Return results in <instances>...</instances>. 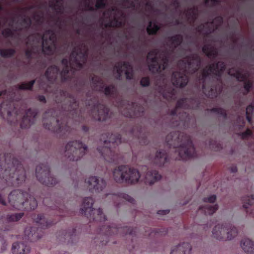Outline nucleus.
<instances>
[{
	"instance_id": "nucleus-1",
	"label": "nucleus",
	"mask_w": 254,
	"mask_h": 254,
	"mask_svg": "<svg viewBox=\"0 0 254 254\" xmlns=\"http://www.w3.org/2000/svg\"><path fill=\"white\" fill-rule=\"evenodd\" d=\"M72 49L70 53L61 61L63 66L62 71L57 65H52L37 80L39 88L52 93L57 104L67 100V104H62L59 116L53 113V109L48 110L43 115L44 127L62 138L70 137L76 132L68 124L70 120L78 121L81 115L75 96L56 85L57 77L60 73L63 83L70 82L72 77L69 74V71L83 68L88 58L89 49Z\"/></svg>"
},
{
	"instance_id": "nucleus-2",
	"label": "nucleus",
	"mask_w": 254,
	"mask_h": 254,
	"mask_svg": "<svg viewBox=\"0 0 254 254\" xmlns=\"http://www.w3.org/2000/svg\"><path fill=\"white\" fill-rule=\"evenodd\" d=\"M146 56L149 70L160 74L156 82L157 91L168 101L177 98V89L188 83L190 73L201 67L202 59L192 49H151Z\"/></svg>"
},
{
	"instance_id": "nucleus-3",
	"label": "nucleus",
	"mask_w": 254,
	"mask_h": 254,
	"mask_svg": "<svg viewBox=\"0 0 254 254\" xmlns=\"http://www.w3.org/2000/svg\"><path fill=\"white\" fill-rule=\"evenodd\" d=\"M49 198L44 197L43 203L52 211L51 213L54 216H48L43 214H34L32 216L35 224L33 227H27L24 230V237L22 243L15 242L12 247V252L13 254H27L29 253L30 247L27 241L34 242L42 237L44 230L51 226L56 224L63 217H71L74 214L72 211L67 210L66 206L61 200L56 201L55 203L51 205L48 202Z\"/></svg>"
},
{
	"instance_id": "nucleus-4",
	"label": "nucleus",
	"mask_w": 254,
	"mask_h": 254,
	"mask_svg": "<svg viewBox=\"0 0 254 254\" xmlns=\"http://www.w3.org/2000/svg\"><path fill=\"white\" fill-rule=\"evenodd\" d=\"M98 232L100 235L104 237V239L101 241L102 245H105L110 242L112 243H116V242H112V237L115 235H120L128 239L125 242V244L129 253L131 254H137L138 248L137 238L139 235H142L150 238L158 237L166 235L168 233V229L165 227L157 229L147 227L139 234L138 229L136 227L133 228L127 225L121 226L112 224L109 225L100 226Z\"/></svg>"
},
{
	"instance_id": "nucleus-5",
	"label": "nucleus",
	"mask_w": 254,
	"mask_h": 254,
	"mask_svg": "<svg viewBox=\"0 0 254 254\" xmlns=\"http://www.w3.org/2000/svg\"><path fill=\"white\" fill-rule=\"evenodd\" d=\"M226 68L224 61L207 65L201 73L197 75L194 88L198 92L201 91L207 97L214 99L220 95L223 88L222 74Z\"/></svg>"
},
{
	"instance_id": "nucleus-6",
	"label": "nucleus",
	"mask_w": 254,
	"mask_h": 254,
	"mask_svg": "<svg viewBox=\"0 0 254 254\" xmlns=\"http://www.w3.org/2000/svg\"><path fill=\"white\" fill-rule=\"evenodd\" d=\"M105 174L109 176L110 180L127 184H133L138 182L141 176L144 177L145 183L150 185L161 178V176L155 169L149 168L146 165L140 167L139 171L129 168L128 166L121 165L115 168L112 172L107 171Z\"/></svg>"
},
{
	"instance_id": "nucleus-7",
	"label": "nucleus",
	"mask_w": 254,
	"mask_h": 254,
	"mask_svg": "<svg viewBox=\"0 0 254 254\" xmlns=\"http://www.w3.org/2000/svg\"><path fill=\"white\" fill-rule=\"evenodd\" d=\"M200 100L193 94L190 98L183 97L179 99L175 108L171 110L169 115L170 125L174 127H183L185 128L196 126L194 116L190 115L184 110H197L199 108Z\"/></svg>"
},
{
	"instance_id": "nucleus-8",
	"label": "nucleus",
	"mask_w": 254,
	"mask_h": 254,
	"mask_svg": "<svg viewBox=\"0 0 254 254\" xmlns=\"http://www.w3.org/2000/svg\"><path fill=\"white\" fill-rule=\"evenodd\" d=\"M0 177L8 186H18L25 182V171L12 153H0Z\"/></svg>"
},
{
	"instance_id": "nucleus-9",
	"label": "nucleus",
	"mask_w": 254,
	"mask_h": 254,
	"mask_svg": "<svg viewBox=\"0 0 254 254\" xmlns=\"http://www.w3.org/2000/svg\"><path fill=\"white\" fill-rule=\"evenodd\" d=\"M165 145L174 152L171 158L174 160H187L197 157L190 135L178 131H173L166 137Z\"/></svg>"
},
{
	"instance_id": "nucleus-10",
	"label": "nucleus",
	"mask_w": 254,
	"mask_h": 254,
	"mask_svg": "<svg viewBox=\"0 0 254 254\" xmlns=\"http://www.w3.org/2000/svg\"><path fill=\"white\" fill-rule=\"evenodd\" d=\"M129 141L123 139L119 133L109 132L103 133L100 139L97 150L100 155L107 162L118 163L121 160L122 155L119 153L118 145L122 142Z\"/></svg>"
},
{
	"instance_id": "nucleus-11",
	"label": "nucleus",
	"mask_w": 254,
	"mask_h": 254,
	"mask_svg": "<svg viewBox=\"0 0 254 254\" xmlns=\"http://www.w3.org/2000/svg\"><path fill=\"white\" fill-rule=\"evenodd\" d=\"M90 191L96 193H99V196L102 199L109 197L111 198L113 202L118 207L126 201L132 204L135 203V200L127 194L119 193L118 194H111L107 192L106 189L107 183L103 179H99L95 176L90 177L85 181Z\"/></svg>"
},
{
	"instance_id": "nucleus-12",
	"label": "nucleus",
	"mask_w": 254,
	"mask_h": 254,
	"mask_svg": "<svg viewBox=\"0 0 254 254\" xmlns=\"http://www.w3.org/2000/svg\"><path fill=\"white\" fill-rule=\"evenodd\" d=\"M8 203L13 208L18 210L30 211L37 206L36 198L31 193L28 188L26 190H16L8 195Z\"/></svg>"
},
{
	"instance_id": "nucleus-13",
	"label": "nucleus",
	"mask_w": 254,
	"mask_h": 254,
	"mask_svg": "<svg viewBox=\"0 0 254 254\" xmlns=\"http://www.w3.org/2000/svg\"><path fill=\"white\" fill-rule=\"evenodd\" d=\"M36 81V79L32 80L29 82H23L20 84L9 87L7 90L4 89L0 91V98L3 101L0 105V113L2 114V109H5L8 114L10 113L11 108L14 106V101L19 100L20 96L16 97V92L17 90H32L33 86Z\"/></svg>"
},
{
	"instance_id": "nucleus-14",
	"label": "nucleus",
	"mask_w": 254,
	"mask_h": 254,
	"mask_svg": "<svg viewBox=\"0 0 254 254\" xmlns=\"http://www.w3.org/2000/svg\"><path fill=\"white\" fill-rule=\"evenodd\" d=\"M92 91L90 90L86 92V97L91 98L89 101L86 102V106H91V115L95 120L110 124L112 116L109 108L106 105L100 103L97 97H92Z\"/></svg>"
},
{
	"instance_id": "nucleus-15",
	"label": "nucleus",
	"mask_w": 254,
	"mask_h": 254,
	"mask_svg": "<svg viewBox=\"0 0 254 254\" xmlns=\"http://www.w3.org/2000/svg\"><path fill=\"white\" fill-rule=\"evenodd\" d=\"M91 81L93 84L94 91L104 92L107 97L117 99V106L120 110L124 108L126 104L127 103L129 105L128 101L122 98H117L118 91L114 84H112L105 86L102 78L97 75L93 76L91 78Z\"/></svg>"
},
{
	"instance_id": "nucleus-16",
	"label": "nucleus",
	"mask_w": 254,
	"mask_h": 254,
	"mask_svg": "<svg viewBox=\"0 0 254 254\" xmlns=\"http://www.w3.org/2000/svg\"><path fill=\"white\" fill-rule=\"evenodd\" d=\"M93 202L94 200L92 197L84 198L79 213L89 218L90 220L100 222H105L107 218L103 213L102 209L100 208L95 209L92 207Z\"/></svg>"
},
{
	"instance_id": "nucleus-17",
	"label": "nucleus",
	"mask_w": 254,
	"mask_h": 254,
	"mask_svg": "<svg viewBox=\"0 0 254 254\" xmlns=\"http://www.w3.org/2000/svg\"><path fill=\"white\" fill-rule=\"evenodd\" d=\"M87 149L85 144L81 141L76 139L67 143L64 155L69 161H76L85 155Z\"/></svg>"
},
{
	"instance_id": "nucleus-18",
	"label": "nucleus",
	"mask_w": 254,
	"mask_h": 254,
	"mask_svg": "<svg viewBox=\"0 0 254 254\" xmlns=\"http://www.w3.org/2000/svg\"><path fill=\"white\" fill-rule=\"evenodd\" d=\"M212 234L217 240L226 241L231 240L238 234V229L230 222L217 224L212 230Z\"/></svg>"
},
{
	"instance_id": "nucleus-19",
	"label": "nucleus",
	"mask_w": 254,
	"mask_h": 254,
	"mask_svg": "<svg viewBox=\"0 0 254 254\" xmlns=\"http://www.w3.org/2000/svg\"><path fill=\"white\" fill-rule=\"evenodd\" d=\"M36 176L38 180L48 187H53L58 183V179L50 173V167L47 164H40L36 167Z\"/></svg>"
},
{
	"instance_id": "nucleus-20",
	"label": "nucleus",
	"mask_w": 254,
	"mask_h": 254,
	"mask_svg": "<svg viewBox=\"0 0 254 254\" xmlns=\"http://www.w3.org/2000/svg\"><path fill=\"white\" fill-rule=\"evenodd\" d=\"M28 39L29 40L35 39L36 42L42 43L43 44L40 48H51L49 46L44 47L43 44L54 43L56 40V35L54 30L50 29L46 30L43 34L39 33L33 34L29 36Z\"/></svg>"
},
{
	"instance_id": "nucleus-21",
	"label": "nucleus",
	"mask_w": 254,
	"mask_h": 254,
	"mask_svg": "<svg viewBox=\"0 0 254 254\" xmlns=\"http://www.w3.org/2000/svg\"><path fill=\"white\" fill-rule=\"evenodd\" d=\"M223 22V18L222 16L219 15L215 17L214 20L209 23L206 22L203 24H201L196 27V30L204 37H209L210 35L213 33L215 29L212 26V24L215 23L216 24V29L218 27L221 25Z\"/></svg>"
},
{
	"instance_id": "nucleus-22",
	"label": "nucleus",
	"mask_w": 254,
	"mask_h": 254,
	"mask_svg": "<svg viewBox=\"0 0 254 254\" xmlns=\"http://www.w3.org/2000/svg\"><path fill=\"white\" fill-rule=\"evenodd\" d=\"M114 70L117 73L118 79H120L122 74L125 72L126 78L131 80L134 76L133 67L131 64L126 61H120L117 63L114 66Z\"/></svg>"
},
{
	"instance_id": "nucleus-23",
	"label": "nucleus",
	"mask_w": 254,
	"mask_h": 254,
	"mask_svg": "<svg viewBox=\"0 0 254 254\" xmlns=\"http://www.w3.org/2000/svg\"><path fill=\"white\" fill-rule=\"evenodd\" d=\"M24 215L22 212L8 214L6 217L0 219V230L7 231L12 230L14 227L13 222L19 221Z\"/></svg>"
},
{
	"instance_id": "nucleus-24",
	"label": "nucleus",
	"mask_w": 254,
	"mask_h": 254,
	"mask_svg": "<svg viewBox=\"0 0 254 254\" xmlns=\"http://www.w3.org/2000/svg\"><path fill=\"white\" fill-rule=\"evenodd\" d=\"M151 162L156 167H169L171 160L168 153L164 150H160L156 152L155 157L151 158Z\"/></svg>"
},
{
	"instance_id": "nucleus-25",
	"label": "nucleus",
	"mask_w": 254,
	"mask_h": 254,
	"mask_svg": "<svg viewBox=\"0 0 254 254\" xmlns=\"http://www.w3.org/2000/svg\"><path fill=\"white\" fill-rule=\"evenodd\" d=\"M37 115V111L36 109L29 108L25 110L20 123L21 127L26 128L30 127L34 124Z\"/></svg>"
},
{
	"instance_id": "nucleus-26",
	"label": "nucleus",
	"mask_w": 254,
	"mask_h": 254,
	"mask_svg": "<svg viewBox=\"0 0 254 254\" xmlns=\"http://www.w3.org/2000/svg\"><path fill=\"white\" fill-rule=\"evenodd\" d=\"M77 238L78 237L76 234V229L74 228L60 232L58 236V239L60 241L68 244H73Z\"/></svg>"
},
{
	"instance_id": "nucleus-27",
	"label": "nucleus",
	"mask_w": 254,
	"mask_h": 254,
	"mask_svg": "<svg viewBox=\"0 0 254 254\" xmlns=\"http://www.w3.org/2000/svg\"><path fill=\"white\" fill-rule=\"evenodd\" d=\"M238 81L243 82L244 83V88L247 92H250L253 86V82L252 80L248 79L247 75L242 73L240 70H237L232 74Z\"/></svg>"
},
{
	"instance_id": "nucleus-28",
	"label": "nucleus",
	"mask_w": 254,
	"mask_h": 254,
	"mask_svg": "<svg viewBox=\"0 0 254 254\" xmlns=\"http://www.w3.org/2000/svg\"><path fill=\"white\" fill-rule=\"evenodd\" d=\"M243 207L246 210L247 214L254 217V196L252 194L246 195L242 198Z\"/></svg>"
},
{
	"instance_id": "nucleus-29",
	"label": "nucleus",
	"mask_w": 254,
	"mask_h": 254,
	"mask_svg": "<svg viewBox=\"0 0 254 254\" xmlns=\"http://www.w3.org/2000/svg\"><path fill=\"white\" fill-rule=\"evenodd\" d=\"M191 246L189 243H183L173 248L170 254H190Z\"/></svg>"
},
{
	"instance_id": "nucleus-30",
	"label": "nucleus",
	"mask_w": 254,
	"mask_h": 254,
	"mask_svg": "<svg viewBox=\"0 0 254 254\" xmlns=\"http://www.w3.org/2000/svg\"><path fill=\"white\" fill-rule=\"evenodd\" d=\"M218 208V205L217 204L214 205L207 204L203 206H199L198 209L196 211V213L197 215L200 213L205 215H211L214 213Z\"/></svg>"
},
{
	"instance_id": "nucleus-31",
	"label": "nucleus",
	"mask_w": 254,
	"mask_h": 254,
	"mask_svg": "<svg viewBox=\"0 0 254 254\" xmlns=\"http://www.w3.org/2000/svg\"><path fill=\"white\" fill-rule=\"evenodd\" d=\"M14 22V19H12L11 22L9 23V26L11 28H6L1 31V35L5 38H10L12 39L14 37L15 33L17 31H21L22 28L21 27H15L13 28V23Z\"/></svg>"
},
{
	"instance_id": "nucleus-32",
	"label": "nucleus",
	"mask_w": 254,
	"mask_h": 254,
	"mask_svg": "<svg viewBox=\"0 0 254 254\" xmlns=\"http://www.w3.org/2000/svg\"><path fill=\"white\" fill-rule=\"evenodd\" d=\"M241 246L244 252L248 254H254V242L245 238L241 241Z\"/></svg>"
},
{
	"instance_id": "nucleus-33",
	"label": "nucleus",
	"mask_w": 254,
	"mask_h": 254,
	"mask_svg": "<svg viewBox=\"0 0 254 254\" xmlns=\"http://www.w3.org/2000/svg\"><path fill=\"white\" fill-rule=\"evenodd\" d=\"M130 134L134 136L137 139L141 145H147L149 143L147 134L146 133H142L141 128H140L136 134H134V131L132 130Z\"/></svg>"
},
{
	"instance_id": "nucleus-34",
	"label": "nucleus",
	"mask_w": 254,
	"mask_h": 254,
	"mask_svg": "<svg viewBox=\"0 0 254 254\" xmlns=\"http://www.w3.org/2000/svg\"><path fill=\"white\" fill-rule=\"evenodd\" d=\"M160 29V27L157 22L150 21L147 26L146 31L149 35H155Z\"/></svg>"
},
{
	"instance_id": "nucleus-35",
	"label": "nucleus",
	"mask_w": 254,
	"mask_h": 254,
	"mask_svg": "<svg viewBox=\"0 0 254 254\" xmlns=\"http://www.w3.org/2000/svg\"><path fill=\"white\" fill-rule=\"evenodd\" d=\"M183 40V37L181 34H176L168 37V41L174 46L173 48H178Z\"/></svg>"
},
{
	"instance_id": "nucleus-36",
	"label": "nucleus",
	"mask_w": 254,
	"mask_h": 254,
	"mask_svg": "<svg viewBox=\"0 0 254 254\" xmlns=\"http://www.w3.org/2000/svg\"><path fill=\"white\" fill-rule=\"evenodd\" d=\"M243 37V34L236 30L230 31L227 35V38L234 44L238 42L239 38Z\"/></svg>"
},
{
	"instance_id": "nucleus-37",
	"label": "nucleus",
	"mask_w": 254,
	"mask_h": 254,
	"mask_svg": "<svg viewBox=\"0 0 254 254\" xmlns=\"http://www.w3.org/2000/svg\"><path fill=\"white\" fill-rule=\"evenodd\" d=\"M186 15L189 20L194 22L198 16V8L197 7L193 6L188 9L186 12Z\"/></svg>"
},
{
	"instance_id": "nucleus-38",
	"label": "nucleus",
	"mask_w": 254,
	"mask_h": 254,
	"mask_svg": "<svg viewBox=\"0 0 254 254\" xmlns=\"http://www.w3.org/2000/svg\"><path fill=\"white\" fill-rule=\"evenodd\" d=\"M16 49H0V58H13Z\"/></svg>"
},
{
	"instance_id": "nucleus-39",
	"label": "nucleus",
	"mask_w": 254,
	"mask_h": 254,
	"mask_svg": "<svg viewBox=\"0 0 254 254\" xmlns=\"http://www.w3.org/2000/svg\"><path fill=\"white\" fill-rule=\"evenodd\" d=\"M203 53L207 55V57L212 60H215L218 56V49H201Z\"/></svg>"
},
{
	"instance_id": "nucleus-40",
	"label": "nucleus",
	"mask_w": 254,
	"mask_h": 254,
	"mask_svg": "<svg viewBox=\"0 0 254 254\" xmlns=\"http://www.w3.org/2000/svg\"><path fill=\"white\" fill-rule=\"evenodd\" d=\"M254 110V104L251 103L246 108V119L249 124H252V115Z\"/></svg>"
},
{
	"instance_id": "nucleus-41",
	"label": "nucleus",
	"mask_w": 254,
	"mask_h": 254,
	"mask_svg": "<svg viewBox=\"0 0 254 254\" xmlns=\"http://www.w3.org/2000/svg\"><path fill=\"white\" fill-rule=\"evenodd\" d=\"M210 111L213 113L217 114L222 117L224 119H227L228 118V114L226 110L221 107H214L212 108Z\"/></svg>"
},
{
	"instance_id": "nucleus-42",
	"label": "nucleus",
	"mask_w": 254,
	"mask_h": 254,
	"mask_svg": "<svg viewBox=\"0 0 254 254\" xmlns=\"http://www.w3.org/2000/svg\"><path fill=\"white\" fill-rule=\"evenodd\" d=\"M131 107L134 108V111L138 112L137 116L143 117L145 114V109L144 107L141 105H138L135 102L131 103Z\"/></svg>"
},
{
	"instance_id": "nucleus-43",
	"label": "nucleus",
	"mask_w": 254,
	"mask_h": 254,
	"mask_svg": "<svg viewBox=\"0 0 254 254\" xmlns=\"http://www.w3.org/2000/svg\"><path fill=\"white\" fill-rule=\"evenodd\" d=\"M233 179L231 177H229L226 176V175L224 176L222 180H221V182H219V181L217 180L214 184V186L216 187L217 189H220L221 190H222V188L223 187V185L224 183H225L226 181L229 182L231 180H232Z\"/></svg>"
},
{
	"instance_id": "nucleus-44",
	"label": "nucleus",
	"mask_w": 254,
	"mask_h": 254,
	"mask_svg": "<svg viewBox=\"0 0 254 254\" xmlns=\"http://www.w3.org/2000/svg\"><path fill=\"white\" fill-rule=\"evenodd\" d=\"M26 50L25 51L24 56L26 57L27 61V64H30L31 62L32 59L33 58V51L32 50H34L35 49H25Z\"/></svg>"
},
{
	"instance_id": "nucleus-45",
	"label": "nucleus",
	"mask_w": 254,
	"mask_h": 254,
	"mask_svg": "<svg viewBox=\"0 0 254 254\" xmlns=\"http://www.w3.org/2000/svg\"><path fill=\"white\" fill-rule=\"evenodd\" d=\"M209 147L214 151H220L222 148L221 144L213 140H210Z\"/></svg>"
},
{
	"instance_id": "nucleus-46",
	"label": "nucleus",
	"mask_w": 254,
	"mask_h": 254,
	"mask_svg": "<svg viewBox=\"0 0 254 254\" xmlns=\"http://www.w3.org/2000/svg\"><path fill=\"white\" fill-rule=\"evenodd\" d=\"M150 84V80L149 77H143L140 80V85L143 87H148Z\"/></svg>"
},
{
	"instance_id": "nucleus-47",
	"label": "nucleus",
	"mask_w": 254,
	"mask_h": 254,
	"mask_svg": "<svg viewBox=\"0 0 254 254\" xmlns=\"http://www.w3.org/2000/svg\"><path fill=\"white\" fill-rule=\"evenodd\" d=\"M22 22L25 25L24 28L28 30L31 27L32 21L30 18L24 17L22 19Z\"/></svg>"
},
{
	"instance_id": "nucleus-48",
	"label": "nucleus",
	"mask_w": 254,
	"mask_h": 254,
	"mask_svg": "<svg viewBox=\"0 0 254 254\" xmlns=\"http://www.w3.org/2000/svg\"><path fill=\"white\" fill-rule=\"evenodd\" d=\"M107 0H96L95 7L96 9H103L106 7Z\"/></svg>"
},
{
	"instance_id": "nucleus-49",
	"label": "nucleus",
	"mask_w": 254,
	"mask_h": 254,
	"mask_svg": "<svg viewBox=\"0 0 254 254\" xmlns=\"http://www.w3.org/2000/svg\"><path fill=\"white\" fill-rule=\"evenodd\" d=\"M56 1V4L51 3L50 7L52 8L57 10L58 13H62V6L61 5H58V4L60 2V0H54Z\"/></svg>"
},
{
	"instance_id": "nucleus-50",
	"label": "nucleus",
	"mask_w": 254,
	"mask_h": 254,
	"mask_svg": "<svg viewBox=\"0 0 254 254\" xmlns=\"http://www.w3.org/2000/svg\"><path fill=\"white\" fill-rule=\"evenodd\" d=\"M7 246L6 242L3 236L0 234V252L4 251Z\"/></svg>"
},
{
	"instance_id": "nucleus-51",
	"label": "nucleus",
	"mask_w": 254,
	"mask_h": 254,
	"mask_svg": "<svg viewBox=\"0 0 254 254\" xmlns=\"http://www.w3.org/2000/svg\"><path fill=\"white\" fill-rule=\"evenodd\" d=\"M216 199L215 195H212L203 198V201L206 203H213Z\"/></svg>"
},
{
	"instance_id": "nucleus-52",
	"label": "nucleus",
	"mask_w": 254,
	"mask_h": 254,
	"mask_svg": "<svg viewBox=\"0 0 254 254\" xmlns=\"http://www.w3.org/2000/svg\"><path fill=\"white\" fill-rule=\"evenodd\" d=\"M253 135V131L251 129L248 128L245 131L242 133V137L244 139H246L247 138L252 137Z\"/></svg>"
},
{
	"instance_id": "nucleus-53",
	"label": "nucleus",
	"mask_w": 254,
	"mask_h": 254,
	"mask_svg": "<svg viewBox=\"0 0 254 254\" xmlns=\"http://www.w3.org/2000/svg\"><path fill=\"white\" fill-rule=\"evenodd\" d=\"M209 1L211 2V6H215L219 5L221 1L220 0H204L205 4H208Z\"/></svg>"
},
{
	"instance_id": "nucleus-54",
	"label": "nucleus",
	"mask_w": 254,
	"mask_h": 254,
	"mask_svg": "<svg viewBox=\"0 0 254 254\" xmlns=\"http://www.w3.org/2000/svg\"><path fill=\"white\" fill-rule=\"evenodd\" d=\"M37 64L40 65L41 68H45L47 65L46 61L43 60L40 58L37 60Z\"/></svg>"
},
{
	"instance_id": "nucleus-55",
	"label": "nucleus",
	"mask_w": 254,
	"mask_h": 254,
	"mask_svg": "<svg viewBox=\"0 0 254 254\" xmlns=\"http://www.w3.org/2000/svg\"><path fill=\"white\" fill-rule=\"evenodd\" d=\"M241 98V96L240 94H239L237 95L236 99L235 100V104L238 107V108L240 107L243 104Z\"/></svg>"
},
{
	"instance_id": "nucleus-56",
	"label": "nucleus",
	"mask_w": 254,
	"mask_h": 254,
	"mask_svg": "<svg viewBox=\"0 0 254 254\" xmlns=\"http://www.w3.org/2000/svg\"><path fill=\"white\" fill-rule=\"evenodd\" d=\"M171 4L176 9L179 8L181 6L180 3L178 0H173Z\"/></svg>"
},
{
	"instance_id": "nucleus-57",
	"label": "nucleus",
	"mask_w": 254,
	"mask_h": 254,
	"mask_svg": "<svg viewBox=\"0 0 254 254\" xmlns=\"http://www.w3.org/2000/svg\"><path fill=\"white\" fill-rule=\"evenodd\" d=\"M0 204H2V205H6V201L5 199V196L4 195H2L1 192H0Z\"/></svg>"
},
{
	"instance_id": "nucleus-58",
	"label": "nucleus",
	"mask_w": 254,
	"mask_h": 254,
	"mask_svg": "<svg viewBox=\"0 0 254 254\" xmlns=\"http://www.w3.org/2000/svg\"><path fill=\"white\" fill-rule=\"evenodd\" d=\"M85 85V83L83 81H81L80 82V87H77V91L78 93H83V88Z\"/></svg>"
},
{
	"instance_id": "nucleus-59",
	"label": "nucleus",
	"mask_w": 254,
	"mask_h": 254,
	"mask_svg": "<svg viewBox=\"0 0 254 254\" xmlns=\"http://www.w3.org/2000/svg\"><path fill=\"white\" fill-rule=\"evenodd\" d=\"M237 122H239L240 124V126L243 127L245 125V121L244 119V117L243 116H239L237 119Z\"/></svg>"
},
{
	"instance_id": "nucleus-60",
	"label": "nucleus",
	"mask_w": 254,
	"mask_h": 254,
	"mask_svg": "<svg viewBox=\"0 0 254 254\" xmlns=\"http://www.w3.org/2000/svg\"><path fill=\"white\" fill-rule=\"evenodd\" d=\"M228 171L231 173L234 174L237 172V168L235 165H232L228 168Z\"/></svg>"
},
{
	"instance_id": "nucleus-61",
	"label": "nucleus",
	"mask_w": 254,
	"mask_h": 254,
	"mask_svg": "<svg viewBox=\"0 0 254 254\" xmlns=\"http://www.w3.org/2000/svg\"><path fill=\"white\" fill-rule=\"evenodd\" d=\"M37 99L41 102H42L43 103H46V99L44 95H38L37 96Z\"/></svg>"
},
{
	"instance_id": "nucleus-62",
	"label": "nucleus",
	"mask_w": 254,
	"mask_h": 254,
	"mask_svg": "<svg viewBox=\"0 0 254 254\" xmlns=\"http://www.w3.org/2000/svg\"><path fill=\"white\" fill-rule=\"evenodd\" d=\"M169 210L166 209V210H160L158 211L157 214L158 215H166L167 214H168L169 213Z\"/></svg>"
},
{
	"instance_id": "nucleus-63",
	"label": "nucleus",
	"mask_w": 254,
	"mask_h": 254,
	"mask_svg": "<svg viewBox=\"0 0 254 254\" xmlns=\"http://www.w3.org/2000/svg\"><path fill=\"white\" fill-rule=\"evenodd\" d=\"M82 130L84 132V133L87 134V135H88L89 134V127L86 126V125H83L82 127Z\"/></svg>"
},
{
	"instance_id": "nucleus-64",
	"label": "nucleus",
	"mask_w": 254,
	"mask_h": 254,
	"mask_svg": "<svg viewBox=\"0 0 254 254\" xmlns=\"http://www.w3.org/2000/svg\"><path fill=\"white\" fill-rule=\"evenodd\" d=\"M113 27H116L117 25V22L118 21V19L115 17L112 20H111Z\"/></svg>"
}]
</instances>
